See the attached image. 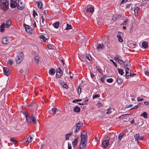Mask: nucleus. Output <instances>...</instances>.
<instances>
[{"mask_svg":"<svg viewBox=\"0 0 149 149\" xmlns=\"http://www.w3.org/2000/svg\"><path fill=\"white\" fill-rule=\"evenodd\" d=\"M26 120L28 123H29L31 121V118H30L29 114L26 117Z\"/></svg>","mask_w":149,"mask_h":149,"instance_id":"bb28decb","label":"nucleus"},{"mask_svg":"<svg viewBox=\"0 0 149 149\" xmlns=\"http://www.w3.org/2000/svg\"><path fill=\"white\" fill-rule=\"evenodd\" d=\"M2 42L3 44L6 45L8 44L10 42L8 38L6 37H4L2 38Z\"/></svg>","mask_w":149,"mask_h":149,"instance_id":"9b49d317","label":"nucleus"},{"mask_svg":"<svg viewBox=\"0 0 149 149\" xmlns=\"http://www.w3.org/2000/svg\"><path fill=\"white\" fill-rule=\"evenodd\" d=\"M113 81V79L112 78H109L107 79V81L109 83H111Z\"/></svg>","mask_w":149,"mask_h":149,"instance_id":"bf43d9fd","label":"nucleus"},{"mask_svg":"<svg viewBox=\"0 0 149 149\" xmlns=\"http://www.w3.org/2000/svg\"><path fill=\"white\" fill-rule=\"evenodd\" d=\"M124 65L125 68L130 67V62L128 60L125 61L124 63Z\"/></svg>","mask_w":149,"mask_h":149,"instance_id":"dca6fc26","label":"nucleus"},{"mask_svg":"<svg viewBox=\"0 0 149 149\" xmlns=\"http://www.w3.org/2000/svg\"><path fill=\"white\" fill-rule=\"evenodd\" d=\"M68 149H71L72 146L70 143H68Z\"/></svg>","mask_w":149,"mask_h":149,"instance_id":"e2e57ef3","label":"nucleus"},{"mask_svg":"<svg viewBox=\"0 0 149 149\" xmlns=\"http://www.w3.org/2000/svg\"><path fill=\"white\" fill-rule=\"evenodd\" d=\"M142 47L145 49H146L148 47V43L147 42H143L142 44Z\"/></svg>","mask_w":149,"mask_h":149,"instance_id":"b1692460","label":"nucleus"},{"mask_svg":"<svg viewBox=\"0 0 149 149\" xmlns=\"http://www.w3.org/2000/svg\"><path fill=\"white\" fill-rule=\"evenodd\" d=\"M3 71L4 74L5 75L8 76L10 74V73L9 69L8 68H3Z\"/></svg>","mask_w":149,"mask_h":149,"instance_id":"f8f14e48","label":"nucleus"},{"mask_svg":"<svg viewBox=\"0 0 149 149\" xmlns=\"http://www.w3.org/2000/svg\"><path fill=\"white\" fill-rule=\"evenodd\" d=\"M53 26L55 28L58 29L59 25V23L58 22H56L52 24Z\"/></svg>","mask_w":149,"mask_h":149,"instance_id":"4be33fe9","label":"nucleus"},{"mask_svg":"<svg viewBox=\"0 0 149 149\" xmlns=\"http://www.w3.org/2000/svg\"><path fill=\"white\" fill-rule=\"evenodd\" d=\"M11 24V22L10 20H8V21L6 23V28H8L9 27Z\"/></svg>","mask_w":149,"mask_h":149,"instance_id":"f704fd0d","label":"nucleus"},{"mask_svg":"<svg viewBox=\"0 0 149 149\" xmlns=\"http://www.w3.org/2000/svg\"><path fill=\"white\" fill-rule=\"evenodd\" d=\"M85 57L87 59H88L89 61H91V60L92 59V58L91 56L89 54H86Z\"/></svg>","mask_w":149,"mask_h":149,"instance_id":"37998d69","label":"nucleus"},{"mask_svg":"<svg viewBox=\"0 0 149 149\" xmlns=\"http://www.w3.org/2000/svg\"><path fill=\"white\" fill-rule=\"evenodd\" d=\"M33 15L34 17H35V15H37V13H36L34 10H33Z\"/></svg>","mask_w":149,"mask_h":149,"instance_id":"69168bd1","label":"nucleus"},{"mask_svg":"<svg viewBox=\"0 0 149 149\" xmlns=\"http://www.w3.org/2000/svg\"><path fill=\"white\" fill-rule=\"evenodd\" d=\"M32 138L30 136H29L28 138L26 139L23 141L24 145L27 146L30 143L32 142Z\"/></svg>","mask_w":149,"mask_h":149,"instance_id":"20e7f679","label":"nucleus"},{"mask_svg":"<svg viewBox=\"0 0 149 149\" xmlns=\"http://www.w3.org/2000/svg\"><path fill=\"white\" fill-rule=\"evenodd\" d=\"M125 77L127 79H129L130 75H131V71L128 68H127L125 70Z\"/></svg>","mask_w":149,"mask_h":149,"instance_id":"6e6552de","label":"nucleus"},{"mask_svg":"<svg viewBox=\"0 0 149 149\" xmlns=\"http://www.w3.org/2000/svg\"><path fill=\"white\" fill-rule=\"evenodd\" d=\"M117 37L118 38V40L119 42H123V39H122V37L120 35H117Z\"/></svg>","mask_w":149,"mask_h":149,"instance_id":"7c9ffc66","label":"nucleus"},{"mask_svg":"<svg viewBox=\"0 0 149 149\" xmlns=\"http://www.w3.org/2000/svg\"><path fill=\"white\" fill-rule=\"evenodd\" d=\"M141 116H143L145 118H147L148 117L147 113L146 112H143L142 114L140 115Z\"/></svg>","mask_w":149,"mask_h":149,"instance_id":"c9c22d12","label":"nucleus"},{"mask_svg":"<svg viewBox=\"0 0 149 149\" xmlns=\"http://www.w3.org/2000/svg\"><path fill=\"white\" fill-rule=\"evenodd\" d=\"M141 103H139V104L135 106L134 107L130 109V110H132L133 109H136L139 107L141 105Z\"/></svg>","mask_w":149,"mask_h":149,"instance_id":"c03bdc74","label":"nucleus"},{"mask_svg":"<svg viewBox=\"0 0 149 149\" xmlns=\"http://www.w3.org/2000/svg\"><path fill=\"white\" fill-rule=\"evenodd\" d=\"M36 3L38 4V7L40 8V9H41L42 8V2L40 1H36Z\"/></svg>","mask_w":149,"mask_h":149,"instance_id":"a878e982","label":"nucleus"},{"mask_svg":"<svg viewBox=\"0 0 149 149\" xmlns=\"http://www.w3.org/2000/svg\"><path fill=\"white\" fill-rule=\"evenodd\" d=\"M55 72V70L54 69H52L50 70L49 71V74L50 75H53L54 74Z\"/></svg>","mask_w":149,"mask_h":149,"instance_id":"72a5a7b5","label":"nucleus"},{"mask_svg":"<svg viewBox=\"0 0 149 149\" xmlns=\"http://www.w3.org/2000/svg\"><path fill=\"white\" fill-rule=\"evenodd\" d=\"M24 5L23 3L21 1V0H19L17 6L19 10H22L24 9Z\"/></svg>","mask_w":149,"mask_h":149,"instance_id":"0eeeda50","label":"nucleus"},{"mask_svg":"<svg viewBox=\"0 0 149 149\" xmlns=\"http://www.w3.org/2000/svg\"><path fill=\"white\" fill-rule=\"evenodd\" d=\"M16 0H11L10 6L11 8H15L17 6V4Z\"/></svg>","mask_w":149,"mask_h":149,"instance_id":"9d476101","label":"nucleus"},{"mask_svg":"<svg viewBox=\"0 0 149 149\" xmlns=\"http://www.w3.org/2000/svg\"><path fill=\"white\" fill-rule=\"evenodd\" d=\"M110 61H111V62H112V63H113L114 65H115V66L116 67L117 66V65L116 64V63L113 60H112V59H110Z\"/></svg>","mask_w":149,"mask_h":149,"instance_id":"338daca9","label":"nucleus"},{"mask_svg":"<svg viewBox=\"0 0 149 149\" xmlns=\"http://www.w3.org/2000/svg\"><path fill=\"white\" fill-rule=\"evenodd\" d=\"M73 111L75 112L79 113L80 111V109L79 107L76 106L74 108Z\"/></svg>","mask_w":149,"mask_h":149,"instance_id":"393cba45","label":"nucleus"},{"mask_svg":"<svg viewBox=\"0 0 149 149\" xmlns=\"http://www.w3.org/2000/svg\"><path fill=\"white\" fill-rule=\"evenodd\" d=\"M72 133L71 132H70L68 134H67L65 135V139L66 140H69V137L70 136L72 135Z\"/></svg>","mask_w":149,"mask_h":149,"instance_id":"cd10ccee","label":"nucleus"},{"mask_svg":"<svg viewBox=\"0 0 149 149\" xmlns=\"http://www.w3.org/2000/svg\"><path fill=\"white\" fill-rule=\"evenodd\" d=\"M57 109L56 108H53L52 109V111L53 112V114H55L56 111L57 110Z\"/></svg>","mask_w":149,"mask_h":149,"instance_id":"5fc2aeb1","label":"nucleus"},{"mask_svg":"<svg viewBox=\"0 0 149 149\" xmlns=\"http://www.w3.org/2000/svg\"><path fill=\"white\" fill-rule=\"evenodd\" d=\"M62 75V72L60 68H59L58 69L56 70V77L57 78H59Z\"/></svg>","mask_w":149,"mask_h":149,"instance_id":"1a4fd4ad","label":"nucleus"},{"mask_svg":"<svg viewBox=\"0 0 149 149\" xmlns=\"http://www.w3.org/2000/svg\"><path fill=\"white\" fill-rule=\"evenodd\" d=\"M140 8L138 7H136L134 9V15L135 17H137L138 15V11L139 10Z\"/></svg>","mask_w":149,"mask_h":149,"instance_id":"f3484780","label":"nucleus"},{"mask_svg":"<svg viewBox=\"0 0 149 149\" xmlns=\"http://www.w3.org/2000/svg\"><path fill=\"white\" fill-rule=\"evenodd\" d=\"M103 45H101L100 44H97V49H103Z\"/></svg>","mask_w":149,"mask_h":149,"instance_id":"a18cd8bd","label":"nucleus"},{"mask_svg":"<svg viewBox=\"0 0 149 149\" xmlns=\"http://www.w3.org/2000/svg\"><path fill=\"white\" fill-rule=\"evenodd\" d=\"M3 9L4 11H6L8 10V2L6 3V4H4L3 5Z\"/></svg>","mask_w":149,"mask_h":149,"instance_id":"412c9836","label":"nucleus"},{"mask_svg":"<svg viewBox=\"0 0 149 149\" xmlns=\"http://www.w3.org/2000/svg\"><path fill=\"white\" fill-rule=\"evenodd\" d=\"M7 0H1L0 1V3L3 5L4 4H6V3L8 2Z\"/></svg>","mask_w":149,"mask_h":149,"instance_id":"58836bf2","label":"nucleus"},{"mask_svg":"<svg viewBox=\"0 0 149 149\" xmlns=\"http://www.w3.org/2000/svg\"><path fill=\"white\" fill-rule=\"evenodd\" d=\"M79 58L80 60L82 62H84L86 60V57L84 55H78Z\"/></svg>","mask_w":149,"mask_h":149,"instance_id":"2eb2a0df","label":"nucleus"},{"mask_svg":"<svg viewBox=\"0 0 149 149\" xmlns=\"http://www.w3.org/2000/svg\"><path fill=\"white\" fill-rule=\"evenodd\" d=\"M87 134V132L86 131L83 130L82 132H81V142H84V143H87L88 137Z\"/></svg>","mask_w":149,"mask_h":149,"instance_id":"f257e3e1","label":"nucleus"},{"mask_svg":"<svg viewBox=\"0 0 149 149\" xmlns=\"http://www.w3.org/2000/svg\"><path fill=\"white\" fill-rule=\"evenodd\" d=\"M118 61L120 65H123L124 62L123 60L120 59L119 60H118Z\"/></svg>","mask_w":149,"mask_h":149,"instance_id":"13d9d810","label":"nucleus"},{"mask_svg":"<svg viewBox=\"0 0 149 149\" xmlns=\"http://www.w3.org/2000/svg\"><path fill=\"white\" fill-rule=\"evenodd\" d=\"M114 59L116 61H118L119 60V56L118 55H116V56L114 57Z\"/></svg>","mask_w":149,"mask_h":149,"instance_id":"6e6d98bb","label":"nucleus"},{"mask_svg":"<svg viewBox=\"0 0 149 149\" xmlns=\"http://www.w3.org/2000/svg\"><path fill=\"white\" fill-rule=\"evenodd\" d=\"M5 27V24L4 23H3L0 26V31L3 32L4 31V28Z\"/></svg>","mask_w":149,"mask_h":149,"instance_id":"aec40b11","label":"nucleus"},{"mask_svg":"<svg viewBox=\"0 0 149 149\" xmlns=\"http://www.w3.org/2000/svg\"><path fill=\"white\" fill-rule=\"evenodd\" d=\"M81 101V99H75L74 100H72V102L73 103H75L76 102H79V101Z\"/></svg>","mask_w":149,"mask_h":149,"instance_id":"4d7b16f0","label":"nucleus"},{"mask_svg":"<svg viewBox=\"0 0 149 149\" xmlns=\"http://www.w3.org/2000/svg\"><path fill=\"white\" fill-rule=\"evenodd\" d=\"M78 141V138L77 137L75 139L74 141L72 142V145L73 148H75L76 146H77Z\"/></svg>","mask_w":149,"mask_h":149,"instance_id":"4468645a","label":"nucleus"},{"mask_svg":"<svg viewBox=\"0 0 149 149\" xmlns=\"http://www.w3.org/2000/svg\"><path fill=\"white\" fill-rule=\"evenodd\" d=\"M110 137L109 136L105 138L103 141H102V144L104 148H107L109 144V139Z\"/></svg>","mask_w":149,"mask_h":149,"instance_id":"7ed1b4c3","label":"nucleus"},{"mask_svg":"<svg viewBox=\"0 0 149 149\" xmlns=\"http://www.w3.org/2000/svg\"><path fill=\"white\" fill-rule=\"evenodd\" d=\"M100 97V95L99 94H94L93 95V98H95L99 97Z\"/></svg>","mask_w":149,"mask_h":149,"instance_id":"8fccbe9b","label":"nucleus"},{"mask_svg":"<svg viewBox=\"0 0 149 149\" xmlns=\"http://www.w3.org/2000/svg\"><path fill=\"white\" fill-rule=\"evenodd\" d=\"M96 69L100 73H101L102 72V70L99 67L97 66L96 67Z\"/></svg>","mask_w":149,"mask_h":149,"instance_id":"864d4df0","label":"nucleus"},{"mask_svg":"<svg viewBox=\"0 0 149 149\" xmlns=\"http://www.w3.org/2000/svg\"><path fill=\"white\" fill-rule=\"evenodd\" d=\"M94 10V9L92 7H90L88 8L86 10V12H87L93 13Z\"/></svg>","mask_w":149,"mask_h":149,"instance_id":"c756f323","label":"nucleus"},{"mask_svg":"<svg viewBox=\"0 0 149 149\" xmlns=\"http://www.w3.org/2000/svg\"><path fill=\"white\" fill-rule=\"evenodd\" d=\"M40 38L42 39L44 42H46L47 39L45 38V37L44 35H41L40 36Z\"/></svg>","mask_w":149,"mask_h":149,"instance_id":"a19ab883","label":"nucleus"},{"mask_svg":"<svg viewBox=\"0 0 149 149\" xmlns=\"http://www.w3.org/2000/svg\"><path fill=\"white\" fill-rule=\"evenodd\" d=\"M83 123L81 122H79L76 125V129L75 130L74 132H77L80 129V128L82 126Z\"/></svg>","mask_w":149,"mask_h":149,"instance_id":"423d86ee","label":"nucleus"},{"mask_svg":"<svg viewBox=\"0 0 149 149\" xmlns=\"http://www.w3.org/2000/svg\"><path fill=\"white\" fill-rule=\"evenodd\" d=\"M24 58V54L23 52H20L17 55L15 58V61L17 63H19L21 62Z\"/></svg>","mask_w":149,"mask_h":149,"instance_id":"f03ea898","label":"nucleus"},{"mask_svg":"<svg viewBox=\"0 0 149 149\" xmlns=\"http://www.w3.org/2000/svg\"><path fill=\"white\" fill-rule=\"evenodd\" d=\"M87 143L80 142L79 144V149H85Z\"/></svg>","mask_w":149,"mask_h":149,"instance_id":"ddd939ff","label":"nucleus"},{"mask_svg":"<svg viewBox=\"0 0 149 149\" xmlns=\"http://www.w3.org/2000/svg\"><path fill=\"white\" fill-rule=\"evenodd\" d=\"M122 137H123L122 134H121L120 133V134H119V135L118 136V143H119L120 142V141L122 139Z\"/></svg>","mask_w":149,"mask_h":149,"instance_id":"ea45409f","label":"nucleus"},{"mask_svg":"<svg viewBox=\"0 0 149 149\" xmlns=\"http://www.w3.org/2000/svg\"><path fill=\"white\" fill-rule=\"evenodd\" d=\"M118 73L121 75H123L124 73L123 70L122 69H120L118 68Z\"/></svg>","mask_w":149,"mask_h":149,"instance_id":"4c0bfd02","label":"nucleus"},{"mask_svg":"<svg viewBox=\"0 0 149 149\" xmlns=\"http://www.w3.org/2000/svg\"><path fill=\"white\" fill-rule=\"evenodd\" d=\"M22 113H23V114L25 116V117L27 116L29 114V113H28L27 112L25 111H22Z\"/></svg>","mask_w":149,"mask_h":149,"instance_id":"603ef678","label":"nucleus"},{"mask_svg":"<svg viewBox=\"0 0 149 149\" xmlns=\"http://www.w3.org/2000/svg\"><path fill=\"white\" fill-rule=\"evenodd\" d=\"M132 114H123V115L122 116H121L119 117V118L122 119H126V116L127 115H131Z\"/></svg>","mask_w":149,"mask_h":149,"instance_id":"2f4dec72","label":"nucleus"},{"mask_svg":"<svg viewBox=\"0 0 149 149\" xmlns=\"http://www.w3.org/2000/svg\"><path fill=\"white\" fill-rule=\"evenodd\" d=\"M114 17L116 18L115 20L117 19H118L120 20L123 19L122 16L121 15L118 14L115 15V16H114Z\"/></svg>","mask_w":149,"mask_h":149,"instance_id":"c85d7f7f","label":"nucleus"},{"mask_svg":"<svg viewBox=\"0 0 149 149\" xmlns=\"http://www.w3.org/2000/svg\"><path fill=\"white\" fill-rule=\"evenodd\" d=\"M145 74L147 76H149V69H145L144 70Z\"/></svg>","mask_w":149,"mask_h":149,"instance_id":"79ce46f5","label":"nucleus"},{"mask_svg":"<svg viewBox=\"0 0 149 149\" xmlns=\"http://www.w3.org/2000/svg\"><path fill=\"white\" fill-rule=\"evenodd\" d=\"M10 141L12 142L13 143L15 144L18 143V141L15 140V139L13 138H11L10 139Z\"/></svg>","mask_w":149,"mask_h":149,"instance_id":"e433bc0d","label":"nucleus"},{"mask_svg":"<svg viewBox=\"0 0 149 149\" xmlns=\"http://www.w3.org/2000/svg\"><path fill=\"white\" fill-rule=\"evenodd\" d=\"M112 109L111 108H109L107 109V111L106 112L107 114H109L112 112Z\"/></svg>","mask_w":149,"mask_h":149,"instance_id":"49530a36","label":"nucleus"},{"mask_svg":"<svg viewBox=\"0 0 149 149\" xmlns=\"http://www.w3.org/2000/svg\"><path fill=\"white\" fill-rule=\"evenodd\" d=\"M90 74H91V78L92 79H93L94 78L95 76L94 74L90 72Z\"/></svg>","mask_w":149,"mask_h":149,"instance_id":"774afa93","label":"nucleus"},{"mask_svg":"<svg viewBox=\"0 0 149 149\" xmlns=\"http://www.w3.org/2000/svg\"><path fill=\"white\" fill-rule=\"evenodd\" d=\"M81 91V88L79 87L77 89V93L79 94H80Z\"/></svg>","mask_w":149,"mask_h":149,"instance_id":"052dcab7","label":"nucleus"},{"mask_svg":"<svg viewBox=\"0 0 149 149\" xmlns=\"http://www.w3.org/2000/svg\"><path fill=\"white\" fill-rule=\"evenodd\" d=\"M137 100L138 101H142L143 100V99L140 97H138L137 98Z\"/></svg>","mask_w":149,"mask_h":149,"instance_id":"680f3d73","label":"nucleus"},{"mask_svg":"<svg viewBox=\"0 0 149 149\" xmlns=\"http://www.w3.org/2000/svg\"><path fill=\"white\" fill-rule=\"evenodd\" d=\"M72 28V27L71 25L67 24L66 27L65 28V29L66 30H68L69 29H70Z\"/></svg>","mask_w":149,"mask_h":149,"instance_id":"de8ad7c7","label":"nucleus"},{"mask_svg":"<svg viewBox=\"0 0 149 149\" xmlns=\"http://www.w3.org/2000/svg\"><path fill=\"white\" fill-rule=\"evenodd\" d=\"M34 59L36 63H38L40 60V58L38 56H34Z\"/></svg>","mask_w":149,"mask_h":149,"instance_id":"5701e85b","label":"nucleus"},{"mask_svg":"<svg viewBox=\"0 0 149 149\" xmlns=\"http://www.w3.org/2000/svg\"><path fill=\"white\" fill-rule=\"evenodd\" d=\"M31 120H32L33 123L35 124H37V120L35 118L33 114H32L31 115Z\"/></svg>","mask_w":149,"mask_h":149,"instance_id":"a211bd4d","label":"nucleus"},{"mask_svg":"<svg viewBox=\"0 0 149 149\" xmlns=\"http://www.w3.org/2000/svg\"><path fill=\"white\" fill-rule=\"evenodd\" d=\"M129 21L127 19H126L124 20L123 22V25H126L127 24V22Z\"/></svg>","mask_w":149,"mask_h":149,"instance_id":"3c124183","label":"nucleus"},{"mask_svg":"<svg viewBox=\"0 0 149 149\" xmlns=\"http://www.w3.org/2000/svg\"><path fill=\"white\" fill-rule=\"evenodd\" d=\"M23 26L27 32L31 33H32V29L30 26L28 25H26L25 24H24Z\"/></svg>","mask_w":149,"mask_h":149,"instance_id":"39448f33","label":"nucleus"},{"mask_svg":"<svg viewBox=\"0 0 149 149\" xmlns=\"http://www.w3.org/2000/svg\"><path fill=\"white\" fill-rule=\"evenodd\" d=\"M9 61L7 62V65L8 66H10L13 64V62L11 60H9Z\"/></svg>","mask_w":149,"mask_h":149,"instance_id":"09e8293b","label":"nucleus"},{"mask_svg":"<svg viewBox=\"0 0 149 149\" xmlns=\"http://www.w3.org/2000/svg\"><path fill=\"white\" fill-rule=\"evenodd\" d=\"M103 104H102L100 102H98L97 104V105L99 107H101L102 106Z\"/></svg>","mask_w":149,"mask_h":149,"instance_id":"0e129e2a","label":"nucleus"},{"mask_svg":"<svg viewBox=\"0 0 149 149\" xmlns=\"http://www.w3.org/2000/svg\"><path fill=\"white\" fill-rule=\"evenodd\" d=\"M140 138L139 135L138 134H136L134 136V138L138 144L139 143V141H140Z\"/></svg>","mask_w":149,"mask_h":149,"instance_id":"6ab92c4d","label":"nucleus"},{"mask_svg":"<svg viewBox=\"0 0 149 149\" xmlns=\"http://www.w3.org/2000/svg\"><path fill=\"white\" fill-rule=\"evenodd\" d=\"M117 81L118 84H121L123 82V80L120 77H118L117 78Z\"/></svg>","mask_w":149,"mask_h":149,"instance_id":"473e14b6","label":"nucleus"}]
</instances>
